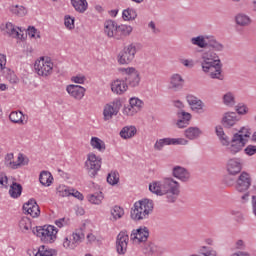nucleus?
<instances>
[{"mask_svg": "<svg viewBox=\"0 0 256 256\" xmlns=\"http://www.w3.org/2000/svg\"><path fill=\"white\" fill-rule=\"evenodd\" d=\"M207 47L209 49L204 50L200 57L201 69L210 79L223 81V64H221V59L217 53L225 51V46L214 36L210 35Z\"/></svg>", "mask_w": 256, "mask_h": 256, "instance_id": "f257e3e1", "label": "nucleus"}, {"mask_svg": "<svg viewBox=\"0 0 256 256\" xmlns=\"http://www.w3.org/2000/svg\"><path fill=\"white\" fill-rule=\"evenodd\" d=\"M181 195V183L175 178L164 177L161 182V196L164 203H177Z\"/></svg>", "mask_w": 256, "mask_h": 256, "instance_id": "f03ea898", "label": "nucleus"}, {"mask_svg": "<svg viewBox=\"0 0 256 256\" xmlns=\"http://www.w3.org/2000/svg\"><path fill=\"white\" fill-rule=\"evenodd\" d=\"M249 137H251V128L247 126L242 127L233 135L230 145L227 147V153L230 155H237V153L243 151V147L247 145Z\"/></svg>", "mask_w": 256, "mask_h": 256, "instance_id": "7ed1b4c3", "label": "nucleus"}, {"mask_svg": "<svg viewBox=\"0 0 256 256\" xmlns=\"http://www.w3.org/2000/svg\"><path fill=\"white\" fill-rule=\"evenodd\" d=\"M153 207V200L147 198L135 202L131 210V219H133V221H143V219H147V217L153 213Z\"/></svg>", "mask_w": 256, "mask_h": 256, "instance_id": "20e7f679", "label": "nucleus"}, {"mask_svg": "<svg viewBox=\"0 0 256 256\" xmlns=\"http://www.w3.org/2000/svg\"><path fill=\"white\" fill-rule=\"evenodd\" d=\"M55 71V63L49 56H41L34 62V72L42 79H49Z\"/></svg>", "mask_w": 256, "mask_h": 256, "instance_id": "39448f33", "label": "nucleus"}, {"mask_svg": "<svg viewBox=\"0 0 256 256\" xmlns=\"http://www.w3.org/2000/svg\"><path fill=\"white\" fill-rule=\"evenodd\" d=\"M32 233L39 237L42 243H55L59 229L53 225L36 226Z\"/></svg>", "mask_w": 256, "mask_h": 256, "instance_id": "423d86ee", "label": "nucleus"}, {"mask_svg": "<svg viewBox=\"0 0 256 256\" xmlns=\"http://www.w3.org/2000/svg\"><path fill=\"white\" fill-rule=\"evenodd\" d=\"M101 165H103V158H101V156H98L94 152L87 154L85 167L86 171H88L92 177H95V175L101 171Z\"/></svg>", "mask_w": 256, "mask_h": 256, "instance_id": "0eeeda50", "label": "nucleus"}, {"mask_svg": "<svg viewBox=\"0 0 256 256\" xmlns=\"http://www.w3.org/2000/svg\"><path fill=\"white\" fill-rule=\"evenodd\" d=\"M120 73H124L128 87L135 89L141 84V73L135 67L120 68Z\"/></svg>", "mask_w": 256, "mask_h": 256, "instance_id": "6e6552de", "label": "nucleus"}, {"mask_svg": "<svg viewBox=\"0 0 256 256\" xmlns=\"http://www.w3.org/2000/svg\"><path fill=\"white\" fill-rule=\"evenodd\" d=\"M135 55H137V46L135 44H129L118 53L117 62L119 65H129L135 59Z\"/></svg>", "mask_w": 256, "mask_h": 256, "instance_id": "1a4fd4ad", "label": "nucleus"}, {"mask_svg": "<svg viewBox=\"0 0 256 256\" xmlns=\"http://www.w3.org/2000/svg\"><path fill=\"white\" fill-rule=\"evenodd\" d=\"M0 30L3 35H8V37H12L13 39H18L19 41H25V34L20 27L15 26L11 22H6L0 26Z\"/></svg>", "mask_w": 256, "mask_h": 256, "instance_id": "9d476101", "label": "nucleus"}, {"mask_svg": "<svg viewBox=\"0 0 256 256\" xmlns=\"http://www.w3.org/2000/svg\"><path fill=\"white\" fill-rule=\"evenodd\" d=\"M81 239H83V234L80 232H73L70 235L63 236L61 239V245L63 249L66 251H72L81 243Z\"/></svg>", "mask_w": 256, "mask_h": 256, "instance_id": "9b49d317", "label": "nucleus"}, {"mask_svg": "<svg viewBox=\"0 0 256 256\" xmlns=\"http://www.w3.org/2000/svg\"><path fill=\"white\" fill-rule=\"evenodd\" d=\"M119 111H121V101L115 100L106 104L103 108V120L111 121L113 117L119 115Z\"/></svg>", "mask_w": 256, "mask_h": 256, "instance_id": "f8f14e48", "label": "nucleus"}, {"mask_svg": "<svg viewBox=\"0 0 256 256\" xmlns=\"http://www.w3.org/2000/svg\"><path fill=\"white\" fill-rule=\"evenodd\" d=\"M241 121V116L237 112L228 111L222 115L221 123L225 129H233Z\"/></svg>", "mask_w": 256, "mask_h": 256, "instance_id": "ddd939ff", "label": "nucleus"}, {"mask_svg": "<svg viewBox=\"0 0 256 256\" xmlns=\"http://www.w3.org/2000/svg\"><path fill=\"white\" fill-rule=\"evenodd\" d=\"M186 101L194 113H198L199 115L205 113V103L197 96L188 94L186 95Z\"/></svg>", "mask_w": 256, "mask_h": 256, "instance_id": "4468645a", "label": "nucleus"}, {"mask_svg": "<svg viewBox=\"0 0 256 256\" xmlns=\"http://www.w3.org/2000/svg\"><path fill=\"white\" fill-rule=\"evenodd\" d=\"M172 177L178 179L181 183H189L191 181V172L183 166L176 165L172 168Z\"/></svg>", "mask_w": 256, "mask_h": 256, "instance_id": "2eb2a0df", "label": "nucleus"}, {"mask_svg": "<svg viewBox=\"0 0 256 256\" xmlns=\"http://www.w3.org/2000/svg\"><path fill=\"white\" fill-rule=\"evenodd\" d=\"M130 239L134 245H140V243H145L149 239V229L147 227L138 228L133 230Z\"/></svg>", "mask_w": 256, "mask_h": 256, "instance_id": "dca6fc26", "label": "nucleus"}, {"mask_svg": "<svg viewBox=\"0 0 256 256\" xmlns=\"http://www.w3.org/2000/svg\"><path fill=\"white\" fill-rule=\"evenodd\" d=\"M66 92L72 99L76 101H81L83 97H85V93H87V89L81 85L69 84L66 86Z\"/></svg>", "mask_w": 256, "mask_h": 256, "instance_id": "f3484780", "label": "nucleus"}, {"mask_svg": "<svg viewBox=\"0 0 256 256\" xmlns=\"http://www.w3.org/2000/svg\"><path fill=\"white\" fill-rule=\"evenodd\" d=\"M129 245V235L127 232H120L116 238V251L119 255L127 253V246Z\"/></svg>", "mask_w": 256, "mask_h": 256, "instance_id": "a211bd4d", "label": "nucleus"}, {"mask_svg": "<svg viewBox=\"0 0 256 256\" xmlns=\"http://www.w3.org/2000/svg\"><path fill=\"white\" fill-rule=\"evenodd\" d=\"M236 191L245 193L251 187V176L247 172H242L236 181Z\"/></svg>", "mask_w": 256, "mask_h": 256, "instance_id": "6ab92c4d", "label": "nucleus"}, {"mask_svg": "<svg viewBox=\"0 0 256 256\" xmlns=\"http://www.w3.org/2000/svg\"><path fill=\"white\" fill-rule=\"evenodd\" d=\"M23 211L27 213V215H30V217H33V219H37V217L41 215V209L39 208V205L35 199H30L24 203Z\"/></svg>", "mask_w": 256, "mask_h": 256, "instance_id": "aec40b11", "label": "nucleus"}, {"mask_svg": "<svg viewBox=\"0 0 256 256\" xmlns=\"http://www.w3.org/2000/svg\"><path fill=\"white\" fill-rule=\"evenodd\" d=\"M242 169L243 164H241V160H239V158H232L227 161L226 170L228 175H231L232 177L239 175Z\"/></svg>", "mask_w": 256, "mask_h": 256, "instance_id": "412c9836", "label": "nucleus"}, {"mask_svg": "<svg viewBox=\"0 0 256 256\" xmlns=\"http://www.w3.org/2000/svg\"><path fill=\"white\" fill-rule=\"evenodd\" d=\"M129 89V85L124 79H116L111 83V91L115 95H123Z\"/></svg>", "mask_w": 256, "mask_h": 256, "instance_id": "4be33fe9", "label": "nucleus"}, {"mask_svg": "<svg viewBox=\"0 0 256 256\" xmlns=\"http://www.w3.org/2000/svg\"><path fill=\"white\" fill-rule=\"evenodd\" d=\"M119 25L115 21L107 20L104 23V33L107 37H118Z\"/></svg>", "mask_w": 256, "mask_h": 256, "instance_id": "5701e85b", "label": "nucleus"}, {"mask_svg": "<svg viewBox=\"0 0 256 256\" xmlns=\"http://www.w3.org/2000/svg\"><path fill=\"white\" fill-rule=\"evenodd\" d=\"M185 85V79L181 74H173L170 78V89L173 91H181Z\"/></svg>", "mask_w": 256, "mask_h": 256, "instance_id": "b1692460", "label": "nucleus"}, {"mask_svg": "<svg viewBox=\"0 0 256 256\" xmlns=\"http://www.w3.org/2000/svg\"><path fill=\"white\" fill-rule=\"evenodd\" d=\"M210 35H198L190 39L191 45L199 47V49H207Z\"/></svg>", "mask_w": 256, "mask_h": 256, "instance_id": "393cba45", "label": "nucleus"}, {"mask_svg": "<svg viewBox=\"0 0 256 256\" xmlns=\"http://www.w3.org/2000/svg\"><path fill=\"white\" fill-rule=\"evenodd\" d=\"M234 21L238 27H249L252 23L251 17L243 12L237 13L234 16Z\"/></svg>", "mask_w": 256, "mask_h": 256, "instance_id": "a878e982", "label": "nucleus"}, {"mask_svg": "<svg viewBox=\"0 0 256 256\" xmlns=\"http://www.w3.org/2000/svg\"><path fill=\"white\" fill-rule=\"evenodd\" d=\"M215 131L221 145H223V147H226V151H227V148L231 145V141L229 140V136L225 134V131L223 130V126L221 125L216 126Z\"/></svg>", "mask_w": 256, "mask_h": 256, "instance_id": "bb28decb", "label": "nucleus"}, {"mask_svg": "<svg viewBox=\"0 0 256 256\" xmlns=\"http://www.w3.org/2000/svg\"><path fill=\"white\" fill-rule=\"evenodd\" d=\"M10 13L15 17H25L29 13L27 7L19 4H13L9 8Z\"/></svg>", "mask_w": 256, "mask_h": 256, "instance_id": "cd10ccee", "label": "nucleus"}, {"mask_svg": "<svg viewBox=\"0 0 256 256\" xmlns=\"http://www.w3.org/2000/svg\"><path fill=\"white\" fill-rule=\"evenodd\" d=\"M9 119L12 123H16V125H25L27 120L21 111H13L9 115Z\"/></svg>", "mask_w": 256, "mask_h": 256, "instance_id": "c85d7f7f", "label": "nucleus"}, {"mask_svg": "<svg viewBox=\"0 0 256 256\" xmlns=\"http://www.w3.org/2000/svg\"><path fill=\"white\" fill-rule=\"evenodd\" d=\"M122 139H133L137 135V128L135 126H125L119 133Z\"/></svg>", "mask_w": 256, "mask_h": 256, "instance_id": "c756f323", "label": "nucleus"}, {"mask_svg": "<svg viewBox=\"0 0 256 256\" xmlns=\"http://www.w3.org/2000/svg\"><path fill=\"white\" fill-rule=\"evenodd\" d=\"M90 145L92 149H96V151H99L100 153H103V151L107 149L105 141L95 136L90 139Z\"/></svg>", "mask_w": 256, "mask_h": 256, "instance_id": "7c9ffc66", "label": "nucleus"}, {"mask_svg": "<svg viewBox=\"0 0 256 256\" xmlns=\"http://www.w3.org/2000/svg\"><path fill=\"white\" fill-rule=\"evenodd\" d=\"M125 215V210L120 206H114L110 209V221H119L123 219Z\"/></svg>", "mask_w": 256, "mask_h": 256, "instance_id": "2f4dec72", "label": "nucleus"}, {"mask_svg": "<svg viewBox=\"0 0 256 256\" xmlns=\"http://www.w3.org/2000/svg\"><path fill=\"white\" fill-rule=\"evenodd\" d=\"M25 165H29V158L25 156V154L19 153L11 169H21V167H25Z\"/></svg>", "mask_w": 256, "mask_h": 256, "instance_id": "473e14b6", "label": "nucleus"}, {"mask_svg": "<svg viewBox=\"0 0 256 256\" xmlns=\"http://www.w3.org/2000/svg\"><path fill=\"white\" fill-rule=\"evenodd\" d=\"M39 181L44 187H51L53 183V175L49 171H42L39 176Z\"/></svg>", "mask_w": 256, "mask_h": 256, "instance_id": "72a5a7b5", "label": "nucleus"}, {"mask_svg": "<svg viewBox=\"0 0 256 256\" xmlns=\"http://www.w3.org/2000/svg\"><path fill=\"white\" fill-rule=\"evenodd\" d=\"M72 7H74L75 11L78 13H85L89 7V3L87 0H71Z\"/></svg>", "mask_w": 256, "mask_h": 256, "instance_id": "f704fd0d", "label": "nucleus"}, {"mask_svg": "<svg viewBox=\"0 0 256 256\" xmlns=\"http://www.w3.org/2000/svg\"><path fill=\"white\" fill-rule=\"evenodd\" d=\"M202 133L201 129L197 127H190L185 130V137L190 139V141H194V139H199Z\"/></svg>", "mask_w": 256, "mask_h": 256, "instance_id": "c9c22d12", "label": "nucleus"}, {"mask_svg": "<svg viewBox=\"0 0 256 256\" xmlns=\"http://www.w3.org/2000/svg\"><path fill=\"white\" fill-rule=\"evenodd\" d=\"M23 192V187L18 183H13L9 189V195L12 199H18L21 197V193Z\"/></svg>", "mask_w": 256, "mask_h": 256, "instance_id": "e433bc0d", "label": "nucleus"}, {"mask_svg": "<svg viewBox=\"0 0 256 256\" xmlns=\"http://www.w3.org/2000/svg\"><path fill=\"white\" fill-rule=\"evenodd\" d=\"M103 199H104L103 192H98V193H95V194H89L87 196V200L92 205H101V203H103Z\"/></svg>", "mask_w": 256, "mask_h": 256, "instance_id": "4c0bfd02", "label": "nucleus"}, {"mask_svg": "<svg viewBox=\"0 0 256 256\" xmlns=\"http://www.w3.org/2000/svg\"><path fill=\"white\" fill-rule=\"evenodd\" d=\"M133 33V26L127 24L118 25V36L129 37Z\"/></svg>", "mask_w": 256, "mask_h": 256, "instance_id": "58836bf2", "label": "nucleus"}, {"mask_svg": "<svg viewBox=\"0 0 256 256\" xmlns=\"http://www.w3.org/2000/svg\"><path fill=\"white\" fill-rule=\"evenodd\" d=\"M222 101L226 107H235V94L233 92H227L223 95Z\"/></svg>", "mask_w": 256, "mask_h": 256, "instance_id": "ea45409f", "label": "nucleus"}, {"mask_svg": "<svg viewBox=\"0 0 256 256\" xmlns=\"http://www.w3.org/2000/svg\"><path fill=\"white\" fill-rule=\"evenodd\" d=\"M122 19L124 21H134V19H137V12L133 8H127L122 12Z\"/></svg>", "mask_w": 256, "mask_h": 256, "instance_id": "a19ab883", "label": "nucleus"}, {"mask_svg": "<svg viewBox=\"0 0 256 256\" xmlns=\"http://www.w3.org/2000/svg\"><path fill=\"white\" fill-rule=\"evenodd\" d=\"M2 71L5 75L6 80L9 81V83H12V84L19 83V78L17 77V75L13 70L6 68L5 70H2Z\"/></svg>", "mask_w": 256, "mask_h": 256, "instance_id": "79ce46f5", "label": "nucleus"}, {"mask_svg": "<svg viewBox=\"0 0 256 256\" xmlns=\"http://www.w3.org/2000/svg\"><path fill=\"white\" fill-rule=\"evenodd\" d=\"M55 253H56L55 250L48 248L45 245H42V246H39L34 256H54Z\"/></svg>", "mask_w": 256, "mask_h": 256, "instance_id": "37998d69", "label": "nucleus"}, {"mask_svg": "<svg viewBox=\"0 0 256 256\" xmlns=\"http://www.w3.org/2000/svg\"><path fill=\"white\" fill-rule=\"evenodd\" d=\"M19 227L22 233H27V231H31L32 229L31 219H29L28 217L22 218L19 222Z\"/></svg>", "mask_w": 256, "mask_h": 256, "instance_id": "c03bdc74", "label": "nucleus"}, {"mask_svg": "<svg viewBox=\"0 0 256 256\" xmlns=\"http://www.w3.org/2000/svg\"><path fill=\"white\" fill-rule=\"evenodd\" d=\"M129 105L134 108L138 113L143 109V100L139 99L138 97H131L129 99Z\"/></svg>", "mask_w": 256, "mask_h": 256, "instance_id": "a18cd8bd", "label": "nucleus"}, {"mask_svg": "<svg viewBox=\"0 0 256 256\" xmlns=\"http://www.w3.org/2000/svg\"><path fill=\"white\" fill-rule=\"evenodd\" d=\"M56 193L59 197H71V188L65 185H59L56 188Z\"/></svg>", "mask_w": 256, "mask_h": 256, "instance_id": "49530a36", "label": "nucleus"}, {"mask_svg": "<svg viewBox=\"0 0 256 256\" xmlns=\"http://www.w3.org/2000/svg\"><path fill=\"white\" fill-rule=\"evenodd\" d=\"M200 255L201 256H219V253L217 252V250H215L213 248H209L207 246H202V248L200 250Z\"/></svg>", "mask_w": 256, "mask_h": 256, "instance_id": "de8ad7c7", "label": "nucleus"}, {"mask_svg": "<svg viewBox=\"0 0 256 256\" xmlns=\"http://www.w3.org/2000/svg\"><path fill=\"white\" fill-rule=\"evenodd\" d=\"M107 183H109V185H117V183H119V172H110L107 176Z\"/></svg>", "mask_w": 256, "mask_h": 256, "instance_id": "09e8293b", "label": "nucleus"}, {"mask_svg": "<svg viewBox=\"0 0 256 256\" xmlns=\"http://www.w3.org/2000/svg\"><path fill=\"white\" fill-rule=\"evenodd\" d=\"M149 191L154 195H161V182L154 181L149 184Z\"/></svg>", "mask_w": 256, "mask_h": 256, "instance_id": "8fccbe9b", "label": "nucleus"}, {"mask_svg": "<svg viewBox=\"0 0 256 256\" xmlns=\"http://www.w3.org/2000/svg\"><path fill=\"white\" fill-rule=\"evenodd\" d=\"M139 113L136 109L132 108V106L129 104L127 106H124L122 109V114L125 117H133Z\"/></svg>", "mask_w": 256, "mask_h": 256, "instance_id": "3c124183", "label": "nucleus"}, {"mask_svg": "<svg viewBox=\"0 0 256 256\" xmlns=\"http://www.w3.org/2000/svg\"><path fill=\"white\" fill-rule=\"evenodd\" d=\"M27 35L30 39H41V32L33 26H29L27 29Z\"/></svg>", "mask_w": 256, "mask_h": 256, "instance_id": "603ef678", "label": "nucleus"}, {"mask_svg": "<svg viewBox=\"0 0 256 256\" xmlns=\"http://www.w3.org/2000/svg\"><path fill=\"white\" fill-rule=\"evenodd\" d=\"M72 83H76L77 85H85L87 81V77L83 74H76L70 78Z\"/></svg>", "mask_w": 256, "mask_h": 256, "instance_id": "864d4df0", "label": "nucleus"}, {"mask_svg": "<svg viewBox=\"0 0 256 256\" xmlns=\"http://www.w3.org/2000/svg\"><path fill=\"white\" fill-rule=\"evenodd\" d=\"M64 25L66 29H68L69 31H72V29H75V18L69 15H66L64 17Z\"/></svg>", "mask_w": 256, "mask_h": 256, "instance_id": "5fc2aeb1", "label": "nucleus"}, {"mask_svg": "<svg viewBox=\"0 0 256 256\" xmlns=\"http://www.w3.org/2000/svg\"><path fill=\"white\" fill-rule=\"evenodd\" d=\"M236 114L241 117V115H247L249 113V107L245 104H238L235 106Z\"/></svg>", "mask_w": 256, "mask_h": 256, "instance_id": "6e6d98bb", "label": "nucleus"}, {"mask_svg": "<svg viewBox=\"0 0 256 256\" xmlns=\"http://www.w3.org/2000/svg\"><path fill=\"white\" fill-rule=\"evenodd\" d=\"M180 63L187 69H193V67H195V60H193V59L182 58V59H180Z\"/></svg>", "mask_w": 256, "mask_h": 256, "instance_id": "4d7b16f0", "label": "nucleus"}, {"mask_svg": "<svg viewBox=\"0 0 256 256\" xmlns=\"http://www.w3.org/2000/svg\"><path fill=\"white\" fill-rule=\"evenodd\" d=\"M13 159H15V156L13 155V153H9L5 157V165L9 169H12V167H13V163L15 162V160H13Z\"/></svg>", "mask_w": 256, "mask_h": 256, "instance_id": "13d9d810", "label": "nucleus"}, {"mask_svg": "<svg viewBox=\"0 0 256 256\" xmlns=\"http://www.w3.org/2000/svg\"><path fill=\"white\" fill-rule=\"evenodd\" d=\"M55 225L59 227V229L63 227H67L69 225V218H59L55 220Z\"/></svg>", "mask_w": 256, "mask_h": 256, "instance_id": "bf43d9fd", "label": "nucleus"}, {"mask_svg": "<svg viewBox=\"0 0 256 256\" xmlns=\"http://www.w3.org/2000/svg\"><path fill=\"white\" fill-rule=\"evenodd\" d=\"M177 115L180 118V120L187 121V123L191 121V113H188L182 110L178 112Z\"/></svg>", "mask_w": 256, "mask_h": 256, "instance_id": "052dcab7", "label": "nucleus"}, {"mask_svg": "<svg viewBox=\"0 0 256 256\" xmlns=\"http://www.w3.org/2000/svg\"><path fill=\"white\" fill-rule=\"evenodd\" d=\"M244 153L246 155H248L249 157H253V155L256 154V146L255 145H248L245 149H244Z\"/></svg>", "mask_w": 256, "mask_h": 256, "instance_id": "680f3d73", "label": "nucleus"}, {"mask_svg": "<svg viewBox=\"0 0 256 256\" xmlns=\"http://www.w3.org/2000/svg\"><path fill=\"white\" fill-rule=\"evenodd\" d=\"M0 69L5 71L7 69V55L0 53Z\"/></svg>", "mask_w": 256, "mask_h": 256, "instance_id": "e2e57ef3", "label": "nucleus"}, {"mask_svg": "<svg viewBox=\"0 0 256 256\" xmlns=\"http://www.w3.org/2000/svg\"><path fill=\"white\" fill-rule=\"evenodd\" d=\"M70 196L75 197L79 201H83V199H85V197L83 196V194H81V192L73 188L70 189Z\"/></svg>", "mask_w": 256, "mask_h": 256, "instance_id": "0e129e2a", "label": "nucleus"}, {"mask_svg": "<svg viewBox=\"0 0 256 256\" xmlns=\"http://www.w3.org/2000/svg\"><path fill=\"white\" fill-rule=\"evenodd\" d=\"M173 106L176 107V109H179L180 111H183L185 109V103L181 100H174L172 101Z\"/></svg>", "mask_w": 256, "mask_h": 256, "instance_id": "69168bd1", "label": "nucleus"}, {"mask_svg": "<svg viewBox=\"0 0 256 256\" xmlns=\"http://www.w3.org/2000/svg\"><path fill=\"white\" fill-rule=\"evenodd\" d=\"M189 141L185 138H173V145H187Z\"/></svg>", "mask_w": 256, "mask_h": 256, "instance_id": "338daca9", "label": "nucleus"}, {"mask_svg": "<svg viewBox=\"0 0 256 256\" xmlns=\"http://www.w3.org/2000/svg\"><path fill=\"white\" fill-rule=\"evenodd\" d=\"M230 256H251V254L245 251H237L232 253Z\"/></svg>", "mask_w": 256, "mask_h": 256, "instance_id": "774afa93", "label": "nucleus"}]
</instances>
